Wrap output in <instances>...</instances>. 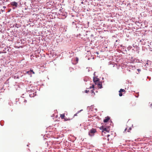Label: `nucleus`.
Instances as JSON below:
<instances>
[{
  "instance_id": "nucleus-1",
  "label": "nucleus",
  "mask_w": 152,
  "mask_h": 152,
  "mask_svg": "<svg viewBox=\"0 0 152 152\" xmlns=\"http://www.w3.org/2000/svg\"><path fill=\"white\" fill-rule=\"evenodd\" d=\"M150 67H152V63L150 61L147 60L143 68L144 69L147 70V69Z\"/></svg>"
},
{
  "instance_id": "nucleus-2",
  "label": "nucleus",
  "mask_w": 152,
  "mask_h": 152,
  "mask_svg": "<svg viewBox=\"0 0 152 152\" xmlns=\"http://www.w3.org/2000/svg\"><path fill=\"white\" fill-rule=\"evenodd\" d=\"M24 73L25 75H34L35 74L34 72L32 69H30L28 71H25Z\"/></svg>"
},
{
  "instance_id": "nucleus-3",
  "label": "nucleus",
  "mask_w": 152,
  "mask_h": 152,
  "mask_svg": "<svg viewBox=\"0 0 152 152\" xmlns=\"http://www.w3.org/2000/svg\"><path fill=\"white\" fill-rule=\"evenodd\" d=\"M96 132V129L95 128H92L89 131L88 135L90 136H93L94 134Z\"/></svg>"
},
{
  "instance_id": "nucleus-4",
  "label": "nucleus",
  "mask_w": 152,
  "mask_h": 152,
  "mask_svg": "<svg viewBox=\"0 0 152 152\" xmlns=\"http://www.w3.org/2000/svg\"><path fill=\"white\" fill-rule=\"evenodd\" d=\"M100 129L101 130H102V132H104V133H105V132H109V130L107 129L106 128L104 127L103 126H101L100 128Z\"/></svg>"
},
{
  "instance_id": "nucleus-5",
  "label": "nucleus",
  "mask_w": 152,
  "mask_h": 152,
  "mask_svg": "<svg viewBox=\"0 0 152 152\" xmlns=\"http://www.w3.org/2000/svg\"><path fill=\"white\" fill-rule=\"evenodd\" d=\"M97 77H93V81L95 84H97L99 82V79L97 78Z\"/></svg>"
},
{
  "instance_id": "nucleus-6",
  "label": "nucleus",
  "mask_w": 152,
  "mask_h": 152,
  "mask_svg": "<svg viewBox=\"0 0 152 152\" xmlns=\"http://www.w3.org/2000/svg\"><path fill=\"white\" fill-rule=\"evenodd\" d=\"M11 4L12 5L15 7H17L18 5L17 3L15 1L12 2L11 3Z\"/></svg>"
},
{
  "instance_id": "nucleus-7",
  "label": "nucleus",
  "mask_w": 152,
  "mask_h": 152,
  "mask_svg": "<svg viewBox=\"0 0 152 152\" xmlns=\"http://www.w3.org/2000/svg\"><path fill=\"white\" fill-rule=\"evenodd\" d=\"M110 118L109 117H107L105 118V119L104 120V123L107 122L110 119Z\"/></svg>"
},
{
  "instance_id": "nucleus-8",
  "label": "nucleus",
  "mask_w": 152,
  "mask_h": 152,
  "mask_svg": "<svg viewBox=\"0 0 152 152\" xmlns=\"http://www.w3.org/2000/svg\"><path fill=\"white\" fill-rule=\"evenodd\" d=\"M97 85H98L99 86V88H102V84H101L100 82H99L97 84Z\"/></svg>"
},
{
  "instance_id": "nucleus-9",
  "label": "nucleus",
  "mask_w": 152,
  "mask_h": 152,
  "mask_svg": "<svg viewBox=\"0 0 152 152\" xmlns=\"http://www.w3.org/2000/svg\"><path fill=\"white\" fill-rule=\"evenodd\" d=\"M64 114H62L61 115V118L62 119L64 118V119H65L64 118L65 116H64Z\"/></svg>"
},
{
  "instance_id": "nucleus-10",
  "label": "nucleus",
  "mask_w": 152,
  "mask_h": 152,
  "mask_svg": "<svg viewBox=\"0 0 152 152\" xmlns=\"http://www.w3.org/2000/svg\"><path fill=\"white\" fill-rule=\"evenodd\" d=\"M94 88V85H92L91 86H90L88 89H91V88Z\"/></svg>"
},
{
  "instance_id": "nucleus-11",
  "label": "nucleus",
  "mask_w": 152,
  "mask_h": 152,
  "mask_svg": "<svg viewBox=\"0 0 152 152\" xmlns=\"http://www.w3.org/2000/svg\"><path fill=\"white\" fill-rule=\"evenodd\" d=\"M125 90L124 89H121L119 91V92H122L125 91Z\"/></svg>"
},
{
  "instance_id": "nucleus-12",
  "label": "nucleus",
  "mask_w": 152,
  "mask_h": 152,
  "mask_svg": "<svg viewBox=\"0 0 152 152\" xmlns=\"http://www.w3.org/2000/svg\"><path fill=\"white\" fill-rule=\"evenodd\" d=\"M75 59H76V62L74 64H76L78 62V58H77V57Z\"/></svg>"
},
{
  "instance_id": "nucleus-13",
  "label": "nucleus",
  "mask_w": 152,
  "mask_h": 152,
  "mask_svg": "<svg viewBox=\"0 0 152 152\" xmlns=\"http://www.w3.org/2000/svg\"><path fill=\"white\" fill-rule=\"evenodd\" d=\"M12 78L15 79H18L19 78V77H12Z\"/></svg>"
},
{
  "instance_id": "nucleus-14",
  "label": "nucleus",
  "mask_w": 152,
  "mask_h": 152,
  "mask_svg": "<svg viewBox=\"0 0 152 152\" xmlns=\"http://www.w3.org/2000/svg\"><path fill=\"white\" fill-rule=\"evenodd\" d=\"M34 94H33V95L32 94H29V96L30 97H33L34 96Z\"/></svg>"
},
{
  "instance_id": "nucleus-15",
  "label": "nucleus",
  "mask_w": 152,
  "mask_h": 152,
  "mask_svg": "<svg viewBox=\"0 0 152 152\" xmlns=\"http://www.w3.org/2000/svg\"><path fill=\"white\" fill-rule=\"evenodd\" d=\"M137 71H138L139 73H140V72L141 71V70L140 69H137Z\"/></svg>"
},
{
  "instance_id": "nucleus-16",
  "label": "nucleus",
  "mask_w": 152,
  "mask_h": 152,
  "mask_svg": "<svg viewBox=\"0 0 152 152\" xmlns=\"http://www.w3.org/2000/svg\"><path fill=\"white\" fill-rule=\"evenodd\" d=\"M119 95L120 96H122V94L121 92H119Z\"/></svg>"
},
{
  "instance_id": "nucleus-17",
  "label": "nucleus",
  "mask_w": 152,
  "mask_h": 152,
  "mask_svg": "<svg viewBox=\"0 0 152 152\" xmlns=\"http://www.w3.org/2000/svg\"><path fill=\"white\" fill-rule=\"evenodd\" d=\"M87 78L86 77L84 79V80L85 81H87Z\"/></svg>"
},
{
  "instance_id": "nucleus-18",
  "label": "nucleus",
  "mask_w": 152,
  "mask_h": 152,
  "mask_svg": "<svg viewBox=\"0 0 152 152\" xmlns=\"http://www.w3.org/2000/svg\"><path fill=\"white\" fill-rule=\"evenodd\" d=\"M69 69L71 71L72 70H73V68L71 67H70Z\"/></svg>"
},
{
  "instance_id": "nucleus-19",
  "label": "nucleus",
  "mask_w": 152,
  "mask_h": 152,
  "mask_svg": "<svg viewBox=\"0 0 152 152\" xmlns=\"http://www.w3.org/2000/svg\"><path fill=\"white\" fill-rule=\"evenodd\" d=\"M91 92L92 93H94V94H95V93L94 92V91L93 89L92 90H91Z\"/></svg>"
},
{
  "instance_id": "nucleus-20",
  "label": "nucleus",
  "mask_w": 152,
  "mask_h": 152,
  "mask_svg": "<svg viewBox=\"0 0 152 152\" xmlns=\"http://www.w3.org/2000/svg\"><path fill=\"white\" fill-rule=\"evenodd\" d=\"M89 91V90H86L85 91V92L86 93H88Z\"/></svg>"
},
{
  "instance_id": "nucleus-21",
  "label": "nucleus",
  "mask_w": 152,
  "mask_h": 152,
  "mask_svg": "<svg viewBox=\"0 0 152 152\" xmlns=\"http://www.w3.org/2000/svg\"><path fill=\"white\" fill-rule=\"evenodd\" d=\"M149 70L150 71H151L152 72V69L151 68H149Z\"/></svg>"
},
{
  "instance_id": "nucleus-22",
  "label": "nucleus",
  "mask_w": 152,
  "mask_h": 152,
  "mask_svg": "<svg viewBox=\"0 0 152 152\" xmlns=\"http://www.w3.org/2000/svg\"><path fill=\"white\" fill-rule=\"evenodd\" d=\"M110 135L109 134H107V138H108V137H109V136H110ZM107 140H109V139L108 138H107Z\"/></svg>"
},
{
  "instance_id": "nucleus-23",
  "label": "nucleus",
  "mask_w": 152,
  "mask_h": 152,
  "mask_svg": "<svg viewBox=\"0 0 152 152\" xmlns=\"http://www.w3.org/2000/svg\"><path fill=\"white\" fill-rule=\"evenodd\" d=\"M24 102L25 103L27 102V100H25Z\"/></svg>"
},
{
  "instance_id": "nucleus-24",
  "label": "nucleus",
  "mask_w": 152,
  "mask_h": 152,
  "mask_svg": "<svg viewBox=\"0 0 152 152\" xmlns=\"http://www.w3.org/2000/svg\"><path fill=\"white\" fill-rule=\"evenodd\" d=\"M150 107L152 108V104H151L150 105Z\"/></svg>"
},
{
  "instance_id": "nucleus-25",
  "label": "nucleus",
  "mask_w": 152,
  "mask_h": 152,
  "mask_svg": "<svg viewBox=\"0 0 152 152\" xmlns=\"http://www.w3.org/2000/svg\"><path fill=\"white\" fill-rule=\"evenodd\" d=\"M82 110H80V111L78 112V113H79Z\"/></svg>"
},
{
  "instance_id": "nucleus-26",
  "label": "nucleus",
  "mask_w": 152,
  "mask_h": 152,
  "mask_svg": "<svg viewBox=\"0 0 152 152\" xmlns=\"http://www.w3.org/2000/svg\"><path fill=\"white\" fill-rule=\"evenodd\" d=\"M147 78H149V79H150V77H148V76H147Z\"/></svg>"
},
{
  "instance_id": "nucleus-27",
  "label": "nucleus",
  "mask_w": 152,
  "mask_h": 152,
  "mask_svg": "<svg viewBox=\"0 0 152 152\" xmlns=\"http://www.w3.org/2000/svg\"><path fill=\"white\" fill-rule=\"evenodd\" d=\"M90 108L89 107H87V109L88 110V108Z\"/></svg>"
},
{
  "instance_id": "nucleus-28",
  "label": "nucleus",
  "mask_w": 152,
  "mask_h": 152,
  "mask_svg": "<svg viewBox=\"0 0 152 152\" xmlns=\"http://www.w3.org/2000/svg\"><path fill=\"white\" fill-rule=\"evenodd\" d=\"M93 74L94 75H95V72H94Z\"/></svg>"
},
{
  "instance_id": "nucleus-29",
  "label": "nucleus",
  "mask_w": 152,
  "mask_h": 152,
  "mask_svg": "<svg viewBox=\"0 0 152 152\" xmlns=\"http://www.w3.org/2000/svg\"><path fill=\"white\" fill-rule=\"evenodd\" d=\"M77 115V114H75L74 115H75H75Z\"/></svg>"
},
{
  "instance_id": "nucleus-30",
  "label": "nucleus",
  "mask_w": 152,
  "mask_h": 152,
  "mask_svg": "<svg viewBox=\"0 0 152 152\" xmlns=\"http://www.w3.org/2000/svg\"><path fill=\"white\" fill-rule=\"evenodd\" d=\"M127 129H125V131H126V130Z\"/></svg>"
},
{
  "instance_id": "nucleus-31",
  "label": "nucleus",
  "mask_w": 152,
  "mask_h": 152,
  "mask_svg": "<svg viewBox=\"0 0 152 152\" xmlns=\"http://www.w3.org/2000/svg\"><path fill=\"white\" fill-rule=\"evenodd\" d=\"M81 4H83V2H81Z\"/></svg>"
},
{
  "instance_id": "nucleus-32",
  "label": "nucleus",
  "mask_w": 152,
  "mask_h": 152,
  "mask_svg": "<svg viewBox=\"0 0 152 152\" xmlns=\"http://www.w3.org/2000/svg\"><path fill=\"white\" fill-rule=\"evenodd\" d=\"M131 129L130 128H129V130H130V129Z\"/></svg>"
},
{
  "instance_id": "nucleus-33",
  "label": "nucleus",
  "mask_w": 152,
  "mask_h": 152,
  "mask_svg": "<svg viewBox=\"0 0 152 152\" xmlns=\"http://www.w3.org/2000/svg\"><path fill=\"white\" fill-rule=\"evenodd\" d=\"M3 7L5 8V7Z\"/></svg>"
}]
</instances>
